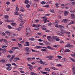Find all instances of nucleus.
Returning <instances> with one entry per match:
<instances>
[{
    "label": "nucleus",
    "instance_id": "nucleus-48",
    "mask_svg": "<svg viewBox=\"0 0 75 75\" xmlns=\"http://www.w3.org/2000/svg\"><path fill=\"white\" fill-rule=\"evenodd\" d=\"M59 27H60V28H64V26L61 25H59Z\"/></svg>",
    "mask_w": 75,
    "mask_h": 75
},
{
    "label": "nucleus",
    "instance_id": "nucleus-55",
    "mask_svg": "<svg viewBox=\"0 0 75 75\" xmlns=\"http://www.w3.org/2000/svg\"><path fill=\"white\" fill-rule=\"evenodd\" d=\"M16 10L18 11L19 10V8L18 7L16 6Z\"/></svg>",
    "mask_w": 75,
    "mask_h": 75
},
{
    "label": "nucleus",
    "instance_id": "nucleus-40",
    "mask_svg": "<svg viewBox=\"0 0 75 75\" xmlns=\"http://www.w3.org/2000/svg\"><path fill=\"white\" fill-rule=\"evenodd\" d=\"M32 27H37V25L33 24L32 25Z\"/></svg>",
    "mask_w": 75,
    "mask_h": 75
},
{
    "label": "nucleus",
    "instance_id": "nucleus-10",
    "mask_svg": "<svg viewBox=\"0 0 75 75\" xmlns=\"http://www.w3.org/2000/svg\"><path fill=\"white\" fill-rule=\"evenodd\" d=\"M25 51H26V52H30V50H29V48L27 47H26L25 49Z\"/></svg>",
    "mask_w": 75,
    "mask_h": 75
},
{
    "label": "nucleus",
    "instance_id": "nucleus-29",
    "mask_svg": "<svg viewBox=\"0 0 75 75\" xmlns=\"http://www.w3.org/2000/svg\"><path fill=\"white\" fill-rule=\"evenodd\" d=\"M65 52H71V51H70V50H69L67 49L65 50Z\"/></svg>",
    "mask_w": 75,
    "mask_h": 75
},
{
    "label": "nucleus",
    "instance_id": "nucleus-16",
    "mask_svg": "<svg viewBox=\"0 0 75 75\" xmlns=\"http://www.w3.org/2000/svg\"><path fill=\"white\" fill-rule=\"evenodd\" d=\"M35 48H37V49H39L40 48H41V46H36L35 47Z\"/></svg>",
    "mask_w": 75,
    "mask_h": 75
},
{
    "label": "nucleus",
    "instance_id": "nucleus-32",
    "mask_svg": "<svg viewBox=\"0 0 75 75\" xmlns=\"http://www.w3.org/2000/svg\"><path fill=\"white\" fill-rule=\"evenodd\" d=\"M65 47H70V44L68 43L67 45H66Z\"/></svg>",
    "mask_w": 75,
    "mask_h": 75
},
{
    "label": "nucleus",
    "instance_id": "nucleus-64",
    "mask_svg": "<svg viewBox=\"0 0 75 75\" xmlns=\"http://www.w3.org/2000/svg\"><path fill=\"white\" fill-rule=\"evenodd\" d=\"M56 73L54 72H52V75H56Z\"/></svg>",
    "mask_w": 75,
    "mask_h": 75
},
{
    "label": "nucleus",
    "instance_id": "nucleus-17",
    "mask_svg": "<svg viewBox=\"0 0 75 75\" xmlns=\"http://www.w3.org/2000/svg\"><path fill=\"white\" fill-rule=\"evenodd\" d=\"M25 4H28V3H29V1L28 0H25Z\"/></svg>",
    "mask_w": 75,
    "mask_h": 75
},
{
    "label": "nucleus",
    "instance_id": "nucleus-14",
    "mask_svg": "<svg viewBox=\"0 0 75 75\" xmlns=\"http://www.w3.org/2000/svg\"><path fill=\"white\" fill-rule=\"evenodd\" d=\"M68 12L66 11H64V16H67V15H68Z\"/></svg>",
    "mask_w": 75,
    "mask_h": 75
},
{
    "label": "nucleus",
    "instance_id": "nucleus-11",
    "mask_svg": "<svg viewBox=\"0 0 75 75\" xmlns=\"http://www.w3.org/2000/svg\"><path fill=\"white\" fill-rule=\"evenodd\" d=\"M6 69L8 71H10L11 69V67L10 66H8L6 68Z\"/></svg>",
    "mask_w": 75,
    "mask_h": 75
},
{
    "label": "nucleus",
    "instance_id": "nucleus-21",
    "mask_svg": "<svg viewBox=\"0 0 75 75\" xmlns=\"http://www.w3.org/2000/svg\"><path fill=\"white\" fill-rule=\"evenodd\" d=\"M7 52H9V54H12V53H13V51L12 50H10L9 51H7Z\"/></svg>",
    "mask_w": 75,
    "mask_h": 75
},
{
    "label": "nucleus",
    "instance_id": "nucleus-3",
    "mask_svg": "<svg viewBox=\"0 0 75 75\" xmlns=\"http://www.w3.org/2000/svg\"><path fill=\"white\" fill-rule=\"evenodd\" d=\"M5 33L6 34H7L8 35H9V36H11V35H13L12 33H11L9 31H8L5 32Z\"/></svg>",
    "mask_w": 75,
    "mask_h": 75
},
{
    "label": "nucleus",
    "instance_id": "nucleus-56",
    "mask_svg": "<svg viewBox=\"0 0 75 75\" xmlns=\"http://www.w3.org/2000/svg\"><path fill=\"white\" fill-rule=\"evenodd\" d=\"M38 35H42V34L40 33H37Z\"/></svg>",
    "mask_w": 75,
    "mask_h": 75
},
{
    "label": "nucleus",
    "instance_id": "nucleus-47",
    "mask_svg": "<svg viewBox=\"0 0 75 75\" xmlns=\"http://www.w3.org/2000/svg\"><path fill=\"white\" fill-rule=\"evenodd\" d=\"M27 65L29 67H33L32 65L30 64H27Z\"/></svg>",
    "mask_w": 75,
    "mask_h": 75
},
{
    "label": "nucleus",
    "instance_id": "nucleus-49",
    "mask_svg": "<svg viewBox=\"0 0 75 75\" xmlns=\"http://www.w3.org/2000/svg\"><path fill=\"white\" fill-rule=\"evenodd\" d=\"M70 59L72 61H73V62H75V60L72 58H70Z\"/></svg>",
    "mask_w": 75,
    "mask_h": 75
},
{
    "label": "nucleus",
    "instance_id": "nucleus-25",
    "mask_svg": "<svg viewBox=\"0 0 75 75\" xmlns=\"http://www.w3.org/2000/svg\"><path fill=\"white\" fill-rule=\"evenodd\" d=\"M50 12H51V13H54V10L52 9H51L50 10Z\"/></svg>",
    "mask_w": 75,
    "mask_h": 75
},
{
    "label": "nucleus",
    "instance_id": "nucleus-1",
    "mask_svg": "<svg viewBox=\"0 0 75 75\" xmlns=\"http://www.w3.org/2000/svg\"><path fill=\"white\" fill-rule=\"evenodd\" d=\"M55 40L56 41H60V39L58 38V37L57 36H53L52 37V40L54 41V40Z\"/></svg>",
    "mask_w": 75,
    "mask_h": 75
},
{
    "label": "nucleus",
    "instance_id": "nucleus-27",
    "mask_svg": "<svg viewBox=\"0 0 75 75\" xmlns=\"http://www.w3.org/2000/svg\"><path fill=\"white\" fill-rule=\"evenodd\" d=\"M21 30V28L20 27L16 29V30H17V31H20Z\"/></svg>",
    "mask_w": 75,
    "mask_h": 75
},
{
    "label": "nucleus",
    "instance_id": "nucleus-46",
    "mask_svg": "<svg viewBox=\"0 0 75 75\" xmlns=\"http://www.w3.org/2000/svg\"><path fill=\"white\" fill-rule=\"evenodd\" d=\"M2 35L3 36H5V35H6V34L4 32L2 33Z\"/></svg>",
    "mask_w": 75,
    "mask_h": 75
},
{
    "label": "nucleus",
    "instance_id": "nucleus-33",
    "mask_svg": "<svg viewBox=\"0 0 75 75\" xmlns=\"http://www.w3.org/2000/svg\"><path fill=\"white\" fill-rule=\"evenodd\" d=\"M71 17L72 18H75V15L74 14H71Z\"/></svg>",
    "mask_w": 75,
    "mask_h": 75
},
{
    "label": "nucleus",
    "instance_id": "nucleus-37",
    "mask_svg": "<svg viewBox=\"0 0 75 75\" xmlns=\"http://www.w3.org/2000/svg\"><path fill=\"white\" fill-rule=\"evenodd\" d=\"M30 5L28 4H27V5H26V7H27V8H30Z\"/></svg>",
    "mask_w": 75,
    "mask_h": 75
},
{
    "label": "nucleus",
    "instance_id": "nucleus-31",
    "mask_svg": "<svg viewBox=\"0 0 75 75\" xmlns=\"http://www.w3.org/2000/svg\"><path fill=\"white\" fill-rule=\"evenodd\" d=\"M47 48L48 49H50V50H52V48L50 46H47Z\"/></svg>",
    "mask_w": 75,
    "mask_h": 75
},
{
    "label": "nucleus",
    "instance_id": "nucleus-26",
    "mask_svg": "<svg viewBox=\"0 0 75 75\" xmlns=\"http://www.w3.org/2000/svg\"><path fill=\"white\" fill-rule=\"evenodd\" d=\"M52 69L54 70L55 71H57V70H58V69H56L54 67H52Z\"/></svg>",
    "mask_w": 75,
    "mask_h": 75
},
{
    "label": "nucleus",
    "instance_id": "nucleus-54",
    "mask_svg": "<svg viewBox=\"0 0 75 75\" xmlns=\"http://www.w3.org/2000/svg\"><path fill=\"white\" fill-rule=\"evenodd\" d=\"M41 4H45V2L42 1L41 2Z\"/></svg>",
    "mask_w": 75,
    "mask_h": 75
},
{
    "label": "nucleus",
    "instance_id": "nucleus-57",
    "mask_svg": "<svg viewBox=\"0 0 75 75\" xmlns=\"http://www.w3.org/2000/svg\"><path fill=\"white\" fill-rule=\"evenodd\" d=\"M57 57L59 59H61V58H62V57H61V56H57Z\"/></svg>",
    "mask_w": 75,
    "mask_h": 75
},
{
    "label": "nucleus",
    "instance_id": "nucleus-12",
    "mask_svg": "<svg viewBox=\"0 0 75 75\" xmlns=\"http://www.w3.org/2000/svg\"><path fill=\"white\" fill-rule=\"evenodd\" d=\"M11 25H12V26H16L17 25V24L16 23H11Z\"/></svg>",
    "mask_w": 75,
    "mask_h": 75
},
{
    "label": "nucleus",
    "instance_id": "nucleus-34",
    "mask_svg": "<svg viewBox=\"0 0 75 75\" xmlns=\"http://www.w3.org/2000/svg\"><path fill=\"white\" fill-rule=\"evenodd\" d=\"M41 73L42 74H47V72H45V71H40Z\"/></svg>",
    "mask_w": 75,
    "mask_h": 75
},
{
    "label": "nucleus",
    "instance_id": "nucleus-22",
    "mask_svg": "<svg viewBox=\"0 0 75 75\" xmlns=\"http://www.w3.org/2000/svg\"><path fill=\"white\" fill-rule=\"evenodd\" d=\"M7 27L9 29H12L13 28V27L9 25H8Z\"/></svg>",
    "mask_w": 75,
    "mask_h": 75
},
{
    "label": "nucleus",
    "instance_id": "nucleus-43",
    "mask_svg": "<svg viewBox=\"0 0 75 75\" xmlns=\"http://www.w3.org/2000/svg\"><path fill=\"white\" fill-rule=\"evenodd\" d=\"M19 16L20 17V18H21V17H23V14H19Z\"/></svg>",
    "mask_w": 75,
    "mask_h": 75
},
{
    "label": "nucleus",
    "instance_id": "nucleus-59",
    "mask_svg": "<svg viewBox=\"0 0 75 75\" xmlns=\"http://www.w3.org/2000/svg\"><path fill=\"white\" fill-rule=\"evenodd\" d=\"M14 61L15 62H16V61H17V58H14Z\"/></svg>",
    "mask_w": 75,
    "mask_h": 75
},
{
    "label": "nucleus",
    "instance_id": "nucleus-36",
    "mask_svg": "<svg viewBox=\"0 0 75 75\" xmlns=\"http://www.w3.org/2000/svg\"><path fill=\"white\" fill-rule=\"evenodd\" d=\"M59 4L58 3L56 4L55 5H56V7L57 8L59 7V6H58Z\"/></svg>",
    "mask_w": 75,
    "mask_h": 75
},
{
    "label": "nucleus",
    "instance_id": "nucleus-5",
    "mask_svg": "<svg viewBox=\"0 0 75 75\" xmlns=\"http://www.w3.org/2000/svg\"><path fill=\"white\" fill-rule=\"evenodd\" d=\"M60 52L61 54H62V55H64V54H65V51L63 49H62L60 50Z\"/></svg>",
    "mask_w": 75,
    "mask_h": 75
},
{
    "label": "nucleus",
    "instance_id": "nucleus-45",
    "mask_svg": "<svg viewBox=\"0 0 75 75\" xmlns=\"http://www.w3.org/2000/svg\"><path fill=\"white\" fill-rule=\"evenodd\" d=\"M11 64H6V66H11Z\"/></svg>",
    "mask_w": 75,
    "mask_h": 75
},
{
    "label": "nucleus",
    "instance_id": "nucleus-42",
    "mask_svg": "<svg viewBox=\"0 0 75 75\" xmlns=\"http://www.w3.org/2000/svg\"><path fill=\"white\" fill-rule=\"evenodd\" d=\"M14 14L15 15H18L19 13H18V12H14Z\"/></svg>",
    "mask_w": 75,
    "mask_h": 75
},
{
    "label": "nucleus",
    "instance_id": "nucleus-7",
    "mask_svg": "<svg viewBox=\"0 0 75 75\" xmlns=\"http://www.w3.org/2000/svg\"><path fill=\"white\" fill-rule=\"evenodd\" d=\"M45 25H43L41 26V28L42 29V30H46V28H45Z\"/></svg>",
    "mask_w": 75,
    "mask_h": 75
},
{
    "label": "nucleus",
    "instance_id": "nucleus-44",
    "mask_svg": "<svg viewBox=\"0 0 75 75\" xmlns=\"http://www.w3.org/2000/svg\"><path fill=\"white\" fill-rule=\"evenodd\" d=\"M22 40V38H18V41H21V40Z\"/></svg>",
    "mask_w": 75,
    "mask_h": 75
},
{
    "label": "nucleus",
    "instance_id": "nucleus-9",
    "mask_svg": "<svg viewBox=\"0 0 75 75\" xmlns=\"http://www.w3.org/2000/svg\"><path fill=\"white\" fill-rule=\"evenodd\" d=\"M0 62L2 64H4V63H6V61H5V60L4 59H2L0 61Z\"/></svg>",
    "mask_w": 75,
    "mask_h": 75
},
{
    "label": "nucleus",
    "instance_id": "nucleus-24",
    "mask_svg": "<svg viewBox=\"0 0 75 75\" xmlns=\"http://www.w3.org/2000/svg\"><path fill=\"white\" fill-rule=\"evenodd\" d=\"M18 45L19 47H20V48H22V47H23V46H22V45L21 44L18 43Z\"/></svg>",
    "mask_w": 75,
    "mask_h": 75
},
{
    "label": "nucleus",
    "instance_id": "nucleus-63",
    "mask_svg": "<svg viewBox=\"0 0 75 75\" xmlns=\"http://www.w3.org/2000/svg\"><path fill=\"white\" fill-rule=\"evenodd\" d=\"M71 4L73 5H74V4H75V1H73L71 2Z\"/></svg>",
    "mask_w": 75,
    "mask_h": 75
},
{
    "label": "nucleus",
    "instance_id": "nucleus-20",
    "mask_svg": "<svg viewBox=\"0 0 75 75\" xmlns=\"http://www.w3.org/2000/svg\"><path fill=\"white\" fill-rule=\"evenodd\" d=\"M72 71H73V72H75V67H73V68L72 69Z\"/></svg>",
    "mask_w": 75,
    "mask_h": 75
},
{
    "label": "nucleus",
    "instance_id": "nucleus-30",
    "mask_svg": "<svg viewBox=\"0 0 75 75\" xmlns=\"http://www.w3.org/2000/svg\"><path fill=\"white\" fill-rule=\"evenodd\" d=\"M42 52H44V51H47V50L45 49H41L40 50Z\"/></svg>",
    "mask_w": 75,
    "mask_h": 75
},
{
    "label": "nucleus",
    "instance_id": "nucleus-58",
    "mask_svg": "<svg viewBox=\"0 0 75 75\" xmlns=\"http://www.w3.org/2000/svg\"><path fill=\"white\" fill-rule=\"evenodd\" d=\"M5 18H8V15H5Z\"/></svg>",
    "mask_w": 75,
    "mask_h": 75
},
{
    "label": "nucleus",
    "instance_id": "nucleus-18",
    "mask_svg": "<svg viewBox=\"0 0 75 75\" xmlns=\"http://www.w3.org/2000/svg\"><path fill=\"white\" fill-rule=\"evenodd\" d=\"M46 58H54V57L52 56H49L46 57Z\"/></svg>",
    "mask_w": 75,
    "mask_h": 75
},
{
    "label": "nucleus",
    "instance_id": "nucleus-50",
    "mask_svg": "<svg viewBox=\"0 0 75 75\" xmlns=\"http://www.w3.org/2000/svg\"><path fill=\"white\" fill-rule=\"evenodd\" d=\"M75 22L74 21H71V22H70V24H75Z\"/></svg>",
    "mask_w": 75,
    "mask_h": 75
},
{
    "label": "nucleus",
    "instance_id": "nucleus-41",
    "mask_svg": "<svg viewBox=\"0 0 75 75\" xmlns=\"http://www.w3.org/2000/svg\"><path fill=\"white\" fill-rule=\"evenodd\" d=\"M40 64H45V63H44L42 60H41L40 61Z\"/></svg>",
    "mask_w": 75,
    "mask_h": 75
},
{
    "label": "nucleus",
    "instance_id": "nucleus-62",
    "mask_svg": "<svg viewBox=\"0 0 75 75\" xmlns=\"http://www.w3.org/2000/svg\"><path fill=\"white\" fill-rule=\"evenodd\" d=\"M6 4H10V2H6Z\"/></svg>",
    "mask_w": 75,
    "mask_h": 75
},
{
    "label": "nucleus",
    "instance_id": "nucleus-53",
    "mask_svg": "<svg viewBox=\"0 0 75 75\" xmlns=\"http://www.w3.org/2000/svg\"><path fill=\"white\" fill-rule=\"evenodd\" d=\"M20 72H21V74H23L24 73V71H22V70H21L20 71Z\"/></svg>",
    "mask_w": 75,
    "mask_h": 75
},
{
    "label": "nucleus",
    "instance_id": "nucleus-28",
    "mask_svg": "<svg viewBox=\"0 0 75 75\" xmlns=\"http://www.w3.org/2000/svg\"><path fill=\"white\" fill-rule=\"evenodd\" d=\"M45 71H50V69L48 68H45Z\"/></svg>",
    "mask_w": 75,
    "mask_h": 75
},
{
    "label": "nucleus",
    "instance_id": "nucleus-61",
    "mask_svg": "<svg viewBox=\"0 0 75 75\" xmlns=\"http://www.w3.org/2000/svg\"><path fill=\"white\" fill-rule=\"evenodd\" d=\"M7 57L8 58H11V56L10 55L7 56Z\"/></svg>",
    "mask_w": 75,
    "mask_h": 75
},
{
    "label": "nucleus",
    "instance_id": "nucleus-2",
    "mask_svg": "<svg viewBox=\"0 0 75 75\" xmlns=\"http://www.w3.org/2000/svg\"><path fill=\"white\" fill-rule=\"evenodd\" d=\"M47 39L49 41H53V40H52V37L50 36H47Z\"/></svg>",
    "mask_w": 75,
    "mask_h": 75
},
{
    "label": "nucleus",
    "instance_id": "nucleus-52",
    "mask_svg": "<svg viewBox=\"0 0 75 75\" xmlns=\"http://www.w3.org/2000/svg\"><path fill=\"white\" fill-rule=\"evenodd\" d=\"M30 50L32 51V52H35V50H34L33 49H30Z\"/></svg>",
    "mask_w": 75,
    "mask_h": 75
},
{
    "label": "nucleus",
    "instance_id": "nucleus-60",
    "mask_svg": "<svg viewBox=\"0 0 75 75\" xmlns=\"http://www.w3.org/2000/svg\"><path fill=\"white\" fill-rule=\"evenodd\" d=\"M41 48H42V49H44V48H45V49H47V47H41Z\"/></svg>",
    "mask_w": 75,
    "mask_h": 75
},
{
    "label": "nucleus",
    "instance_id": "nucleus-15",
    "mask_svg": "<svg viewBox=\"0 0 75 75\" xmlns=\"http://www.w3.org/2000/svg\"><path fill=\"white\" fill-rule=\"evenodd\" d=\"M29 40H30V41H34V40H35V39L34 38H29Z\"/></svg>",
    "mask_w": 75,
    "mask_h": 75
},
{
    "label": "nucleus",
    "instance_id": "nucleus-13",
    "mask_svg": "<svg viewBox=\"0 0 75 75\" xmlns=\"http://www.w3.org/2000/svg\"><path fill=\"white\" fill-rule=\"evenodd\" d=\"M30 42H27L25 43V46H29Z\"/></svg>",
    "mask_w": 75,
    "mask_h": 75
},
{
    "label": "nucleus",
    "instance_id": "nucleus-6",
    "mask_svg": "<svg viewBox=\"0 0 75 75\" xmlns=\"http://www.w3.org/2000/svg\"><path fill=\"white\" fill-rule=\"evenodd\" d=\"M26 31L27 33H28L29 34H30V33H31V30H30V28H26Z\"/></svg>",
    "mask_w": 75,
    "mask_h": 75
},
{
    "label": "nucleus",
    "instance_id": "nucleus-4",
    "mask_svg": "<svg viewBox=\"0 0 75 75\" xmlns=\"http://www.w3.org/2000/svg\"><path fill=\"white\" fill-rule=\"evenodd\" d=\"M62 21H64V23L66 24L67 23V21H69V20L67 19H64L62 20Z\"/></svg>",
    "mask_w": 75,
    "mask_h": 75
},
{
    "label": "nucleus",
    "instance_id": "nucleus-8",
    "mask_svg": "<svg viewBox=\"0 0 75 75\" xmlns=\"http://www.w3.org/2000/svg\"><path fill=\"white\" fill-rule=\"evenodd\" d=\"M21 22H22L21 23L22 24H20V26H21L22 28H23V27L24 26H23V24L24 23V22H23V21H21Z\"/></svg>",
    "mask_w": 75,
    "mask_h": 75
},
{
    "label": "nucleus",
    "instance_id": "nucleus-39",
    "mask_svg": "<svg viewBox=\"0 0 75 75\" xmlns=\"http://www.w3.org/2000/svg\"><path fill=\"white\" fill-rule=\"evenodd\" d=\"M59 43H60V44H64V41L62 40H60L59 41Z\"/></svg>",
    "mask_w": 75,
    "mask_h": 75
},
{
    "label": "nucleus",
    "instance_id": "nucleus-51",
    "mask_svg": "<svg viewBox=\"0 0 75 75\" xmlns=\"http://www.w3.org/2000/svg\"><path fill=\"white\" fill-rule=\"evenodd\" d=\"M39 45H44V43H39Z\"/></svg>",
    "mask_w": 75,
    "mask_h": 75
},
{
    "label": "nucleus",
    "instance_id": "nucleus-23",
    "mask_svg": "<svg viewBox=\"0 0 75 75\" xmlns=\"http://www.w3.org/2000/svg\"><path fill=\"white\" fill-rule=\"evenodd\" d=\"M15 57V55H13L11 58L10 59V60L11 61L12 60H13V58H14Z\"/></svg>",
    "mask_w": 75,
    "mask_h": 75
},
{
    "label": "nucleus",
    "instance_id": "nucleus-35",
    "mask_svg": "<svg viewBox=\"0 0 75 75\" xmlns=\"http://www.w3.org/2000/svg\"><path fill=\"white\" fill-rule=\"evenodd\" d=\"M16 35H17V34H16V33H13V36H11V38H13L14 37V36H16Z\"/></svg>",
    "mask_w": 75,
    "mask_h": 75
},
{
    "label": "nucleus",
    "instance_id": "nucleus-19",
    "mask_svg": "<svg viewBox=\"0 0 75 75\" xmlns=\"http://www.w3.org/2000/svg\"><path fill=\"white\" fill-rule=\"evenodd\" d=\"M27 60L29 61H32L31 58L28 57L27 58Z\"/></svg>",
    "mask_w": 75,
    "mask_h": 75
},
{
    "label": "nucleus",
    "instance_id": "nucleus-38",
    "mask_svg": "<svg viewBox=\"0 0 75 75\" xmlns=\"http://www.w3.org/2000/svg\"><path fill=\"white\" fill-rule=\"evenodd\" d=\"M2 51L3 52H4H4H6V51H7L4 48L2 49Z\"/></svg>",
    "mask_w": 75,
    "mask_h": 75
}]
</instances>
